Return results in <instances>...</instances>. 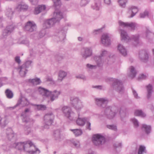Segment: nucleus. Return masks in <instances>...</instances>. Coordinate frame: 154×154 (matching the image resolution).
Wrapping results in <instances>:
<instances>
[{
  "instance_id": "052dcab7",
  "label": "nucleus",
  "mask_w": 154,
  "mask_h": 154,
  "mask_svg": "<svg viewBox=\"0 0 154 154\" xmlns=\"http://www.w3.org/2000/svg\"><path fill=\"white\" fill-rule=\"evenodd\" d=\"M31 3L33 5H36L38 4V0H29Z\"/></svg>"
},
{
  "instance_id": "f8f14e48",
  "label": "nucleus",
  "mask_w": 154,
  "mask_h": 154,
  "mask_svg": "<svg viewBox=\"0 0 154 154\" xmlns=\"http://www.w3.org/2000/svg\"><path fill=\"white\" fill-rule=\"evenodd\" d=\"M71 104L77 111L79 110L83 107L82 103L78 98H71Z\"/></svg>"
},
{
  "instance_id": "72a5a7b5",
  "label": "nucleus",
  "mask_w": 154,
  "mask_h": 154,
  "mask_svg": "<svg viewBox=\"0 0 154 154\" xmlns=\"http://www.w3.org/2000/svg\"><path fill=\"white\" fill-rule=\"evenodd\" d=\"M6 133L7 137L9 140H11L14 136L13 132L11 128H8L7 129Z\"/></svg>"
},
{
  "instance_id": "58836bf2",
  "label": "nucleus",
  "mask_w": 154,
  "mask_h": 154,
  "mask_svg": "<svg viewBox=\"0 0 154 154\" xmlns=\"http://www.w3.org/2000/svg\"><path fill=\"white\" fill-rule=\"evenodd\" d=\"M5 93L8 98L11 99L13 97V94L12 92L9 89H7L6 90Z\"/></svg>"
},
{
  "instance_id": "f3484780",
  "label": "nucleus",
  "mask_w": 154,
  "mask_h": 154,
  "mask_svg": "<svg viewBox=\"0 0 154 154\" xmlns=\"http://www.w3.org/2000/svg\"><path fill=\"white\" fill-rule=\"evenodd\" d=\"M101 40L102 43L105 46H108L110 44V40L108 34H103L101 36Z\"/></svg>"
},
{
  "instance_id": "37998d69",
  "label": "nucleus",
  "mask_w": 154,
  "mask_h": 154,
  "mask_svg": "<svg viewBox=\"0 0 154 154\" xmlns=\"http://www.w3.org/2000/svg\"><path fill=\"white\" fill-rule=\"evenodd\" d=\"M72 143L76 148H79L80 146V143L79 141L74 140L72 141Z\"/></svg>"
},
{
  "instance_id": "e2e57ef3",
  "label": "nucleus",
  "mask_w": 154,
  "mask_h": 154,
  "mask_svg": "<svg viewBox=\"0 0 154 154\" xmlns=\"http://www.w3.org/2000/svg\"><path fill=\"white\" fill-rule=\"evenodd\" d=\"M25 133L27 135L29 134L31 131L30 129L29 128H27V127L25 128Z\"/></svg>"
},
{
  "instance_id": "20e7f679",
  "label": "nucleus",
  "mask_w": 154,
  "mask_h": 154,
  "mask_svg": "<svg viewBox=\"0 0 154 154\" xmlns=\"http://www.w3.org/2000/svg\"><path fill=\"white\" fill-rule=\"evenodd\" d=\"M120 34L121 39L122 40H124L127 42H130L131 41H133L134 42V45L136 46L139 43V35L137 34L133 35L131 38H130L128 35L127 32L124 30H120Z\"/></svg>"
},
{
  "instance_id": "4d7b16f0",
  "label": "nucleus",
  "mask_w": 154,
  "mask_h": 154,
  "mask_svg": "<svg viewBox=\"0 0 154 154\" xmlns=\"http://www.w3.org/2000/svg\"><path fill=\"white\" fill-rule=\"evenodd\" d=\"M23 102V101H22V99L20 98L18 100L17 103V104L15 106H14V107H12V108L13 109H14L16 106H19V105H20L21 104V103H22Z\"/></svg>"
},
{
  "instance_id": "de8ad7c7",
  "label": "nucleus",
  "mask_w": 154,
  "mask_h": 154,
  "mask_svg": "<svg viewBox=\"0 0 154 154\" xmlns=\"http://www.w3.org/2000/svg\"><path fill=\"white\" fill-rule=\"evenodd\" d=\"M90 120V118L88 117V119L87 121H86L85 122H86V128L87 129H88L90 131L91 130V123L89 122Z\"/></svg>"
},
{
  "instance_id": "c03bdc74",
  "label": "nucleus",
  "mask_w": 154,
  "mask_h": 154,
  "mask_svg": "<svg viewBox=\"0 0 154 154\" xmlns=\"http://www.w3.org/2000/svg\"><path fill=\"white\" fill-rule=\"evenodd\" d=\"M45 35V33L43 32V31H42L40 32L39 34L38 33H36L35 34H34V35H35V36H37L39 35L40 38H42ZM33 35H31V37L33 38Z\"/></svg>"
},
{
  "instance_id": "603ef678",
  "label": "nucleus",
  "mask_w": 154,
  "mask_h": 154,
  "mask_svg": "<svg viewBox=\"0 0 154 154\" xmlns=\"http://www.w3.org/2000/svg\"><path fill=\"white\" fill-rule=\"evenodd\" d=\"M132 92L134 97L137 99H139L140 97L138 96V94L137 92L133 89H132Z\"/></svg>"
},
{
  "instance_id": "e433bc0d",
  "label": "nucleus",
  "mask_w": 154,
  "mask_h": 154,
  "mask_svg": "<svg viewBox=\"0 0 154 154\" xmlns=\"http://www.w3.org/2000/svg\"><path fill=\"white\" fill-rule=\"evenodd\" d=\"M134 115L136 116H140L141 117H145L146 115L141 110H136L134 112Z\"/></svg>"
},
{
  "instance_id": "1a4fd4ad",
  "label": "nucleus",
  "mask_w": 154,
  "mask_h": 154,
  "mask_svg": "<svg viewBox=\"0 0 154 154\" xmlns=\"http://www.w3.org/2000/svg\"><path fill=\"white\" fill-rule=\"evenodd\" d=\"M92 54V50L91 47H84L81 49V55L83 59H86L91 56Z\"/></svg>"
},
{
  "instance_id": "9d476101",
  "label": "nucleus",
  "mask_w": 154,
  "mask_h": 154,
  "mask_svg": "<svg viewBox=\"0 0 154 154\" xmlns=\"http://www.w3.org/2000/svg\"><path fill=\"white\" fill-rule=\"evenodd\" d=\"M36 24L33 21H29L26 23L24 29L29 32H32L36 30Z\"/></svg>"
},
{
  "instance_id": "0eeeda50",
  "label": "nucleus",
  "mask_w": 154,
  "mask_h": 154,
  "mask_svg": "<svg viewBox=\"0 0 154 154\" xmlns=\"http://www.w3.org/2000/svg\"><path fill=\"white\" fill-rule=\"evenodd\" d=\"M109 52L104 49H102L101 51L100 54V56H95L94 57V59L97 63L98 66H100L103 63L102 57L109 55Z\"/></svg>"
},
{
  "instance_id": "a19ab883",
  "label": "nucleus",
  "mask_w": 154,
  "mask_h": 154,
  "mask_svg": "<svg viewBox=\"0 0 154 154\" xmlns=\"http://www.w3.org/2000/svg\"><path fill=\"white\" fill-rule=\"evenodd\" d=\"M145 149V146L142 145L140 146L138 150V154H143V152H146Z\"/></svg>"
},
{
  "instance_id": "f03ea898",
  "label": "nucleus",
  "mask_w": 154,
  "mask_h": 154,
  "mask_svg": "<svg viewBox=\"0 0 154 154\" xmlns=\"http://www.w3.org/2000/svg\"><path fill=\"white\" fill-rule=\"evenodd\" d=\"M20 146L21 147L19 148V149H23V150L28 153L33 154L37 152L38 153L40 152V150L36 148L35 146L30 141H28L26 143L20 142L18 144L17 146Z\"/></svg>"
},
{
  "instance_id": "aec40b11",
  "label": "nucleus",
  "mask_w": 154,
  "mask_h": 154,
  "mask_svg": "<svg viewBox=\"0 0 154 154\" xmlns=\"http://www.w3.org/2000/svg\"><path fill=\"white\" fill-rule=\"evenodd\" d=\"M78 117L76 120V123L78 125L83 126L84 125L86 121H87L88 117H83L82 118L79 117V114H78Z\"/></svg>"
},
{
  "instance_id": "338daca9",
  "label": "nucleus",
  "mask_w": 154,
  "mask_h": 154,
  "mask_svg": "<svg viewBox=\"0 0 154 154\" xmlns=\"http://www.w3.org/2000/svg\"><path fill=\"white\" fill-rule=\"evenodd\" d=\"M47 81L51 82L52 83H54V82L53 81L52 78L51 77H48L47 79Z\"/></svg>"
},
{
  "instance_id": "09e8293b",
  "label": "nucleus",
  "mask_w": 154,
  "mask_h": 154,
  "mask_svg": "<svg viewBox=\"0 0 154 154\" xmlns=\"http://www.w3.org/2000/svg\"><path fill=\"white\" fill-rule=\"evenodd\" d=\"M54 5L56 7L60 6L61 5L60 0H53Z\"/></svg>"
},
{
  "instance_id": "ddd939ff",
  "label": "nucleus",
  "mask_w": 154,
  "mask_h": 154,
  "mask_svg": "<svg viewBox=\"0 0 154 154\" xmlns=\"http://www.w3.org/2000/svg\"><path fill=\"white\" fill-rule=\"evenodd\" d=\"M109 101L106 98H100L96 99V103L97 105L102 108L105 107Z\"/></svg>"
},
{
  "instance_id": "3c124183",
  "label": "nucleus",
  "mask_w": 154,
  "mask_h": 154,
  "mask_svg": "<svg viewBox=\"0 0 154 154\" xmlns=\"http://www.w3.org/2000/svg\"><path fill=\"white\" fill-rule=\"evenodd\" d=\"M89 0H81L80 5L82 6H85L89 2Z\"/></svg>"
},
{
  "instance_id": "4c0bfd02",
  "label": "nucleus",
  "mask_w": 154,
  "mask_h": 154,
  "mask_svg": "<svg viewBox=\"0 0 154 154\" xmlns=\"http://www.w3.org/2000/svg\"><path fill=\"white\" fill-rule=\"evenodd\" d=\"M142 128L144 129L146 133L147 134H149L150 132L151 127L149 125H146L143 124L142 126Z\"/></svg>"
},
{
  "instance_id": "2f4dec72",
  "label": "nucleus",
  "mask_w": 154,
  "mask_h": 154,
  "mask_svg": "<svg viewBox=\"0 0 154 154\" xmlns=\"http://www.w3.org/2000/svg\"><path fill=\"white\" fill-rule=\"evenodd\" d=\"M13 13L14 11L12 10L11 8H8L6 9L5 11V14L9 19H11L13 17Z\"/></svg>"
},
{
  "instance_id": "a878e982",
  "label": "nucleus",
  "mask_w": 154,
  "mask_h": 154,
  "mask_svg": "<svg viewBox=\"0 0 154 154\" xmlns=\"http://www.w3.org/2000/svg\"><path fill=\"white\" fill-rule=\"evenodd\" d=\"M118 49L120 53L122 55L125 56L127 55V51L123 45L121 44H119L118 46Z\"/></svg>"
},
{
  "instance_id": "7ed1b4c3",
  "label": "nucleus",
  "mask_w": 154,
  "mask_h": 154,
  "mask_svg": "<svg viewBox=\"0 0 154 154\" xmlns=\"http://www.w3.org/2000/svg\"><path fill=\"white\" fill-rule=\"evenodd\" d=\"M63 18L62 13L60 12H54L53 17L45 21L43 24L44 28H49Z\"/></svg>"
},
{
  "instance_id": "f257e3e1",
  "label": "nucleus",
  "mask_w": 154,
  "mask_h": 154,
  "mask_svg": "<svg viewBox=\"0 0 154 154\" xmlns=\"http://www.w3.org/2000/svg\"><path fill=\"white\" fill-rule=\"evenodd\" d=\"M119 112L121 119L126 116L125 113L122 111L120 109H119L117 107L115 106L107 107L105 109L104 112L105 115L108 118L110 119H113Z\"/></svg>"
},
{
  "instance_id": "69168bd1",
  "label": "nucleus",
  "mask_w": 154,
  "mask_h": 154,
  "mask_svg": "<svg viewBox=\"0 0 154 154\" xmlns=\"http://www.w3.org/2000/svg\"><path fill=\"white\" fill-rule=\"evenodd\" d=\"M122 143H117L116 144H115L114 145V146L116 148L117 147H121L122 146Z\"/></svg>"
},
{
  "instance_id": "5701e85b",
  "label": "nucleus",
  "mask_w": 154,
  "mask_h": 154,
  "mask_svg": "<svg viewBox=\"0 0 154 154\" xmlns=\"http://www.w3.org/2000/svg\"><path fill=\"white\" fill-rule=\"evenodd\" d=\"M28 8V5L25 3H22L19 4L16 7V8L18 11H26Z\"/></svg>"
},
{
  "instance_id": "774afa93",
  "label": "nucleus",
  "mask_w": 154,
  "mask_h": 154,
  "mask_svg": "<svg viewBox=\"0 0 154 154\" xmlns=\"http://www.w3.org/2000/svg\"><path fill=\"white\" fill-rule=\"evenodd\" d=\"M21 42L22 44H25L27 45H28L29 43L28 41L26 39L22 41Z\"/></svg>"
},
{
  "instance_id": "5fc2aeb1",
  "label": "nucleus",
  "mask_w": 154,
  "mask_h": 154,
  "mask_svg": "<svg viewBox=\"0 0 154 154\" xmlns=\"http://www.w3.org/2000/svg\"><path fill=\"white\" fill-rule=\"evenodd\" d=\"M86 66L87 68L91 69H95L96 67V66L91 65L90 64H87L86 65Z\"/></svg>"
},
{
  "instance_id": "6e6552de",
  "label": "nucleus",
  "mask_w": 154,
  "mask_h": 154,
  "mask_svg": "<svg viewBox=\"0 0 154 154\" xmlns=\"http://www.w3.org/2000/svg\"><path fill=\"white\" fill-rule=\"evenodd\" d=\"M113 82L112 85V88L118 92L122 93L124 91V88L122 83L116 79H113Z\"/></svg>"
},
{
  "instance_id": "c756f323",
  "label": "nucleus",
  "mask_w": 154,
  "mask_h": 154,
  "mask_svg": "<svg viewBox=\"0 0 154 154\" xmlns=\"http://www.w3.org/2000/svg\"><path fill=\"white\" fill-rule=\"evenodd\" d=\"M129 76L132 78H134L136 75L137 72L133 66H131L129 68Z\"/></svg>"
},
{
  "instance_id": "c9c22d12",
  "label": "nucleus",
  "mask_w": 154,
  "mask_h": 154,
  "mask_svg": "<svg viewBox=\"0 0 154 154\" xmlns=\"http://www.w3.org/2000/svg\"><path fill=\"white\" fill-rule=\"evenodd\" d=\"M154 36V34L150 31L148 28H146V35L145 37H144V38L148 39L150 38V37H153Z\"/></svg>"
},
{
  "instance_id": "b1692460",
  "label": "nucleus",
  "mask_w": 154,
  "mask_h": 154,
  "mask_svg": "<svg viewBox=\"0 0 154 154\" xmlns=\"http://www.w3.org/2000/svg\"><path fill=\"white\" fill-rule=\"evenodd\" d=\"M46 8V7L45 5H39L37 7L35 8L34 11V14H38L41 12L45 10Z\"/></svg>"
},
{
  "instance_id": "864d4df0",
  "label": "nucleus",
  "mask_w": 154,
  "mask_h": 154,
  "mask_svg": "<svg viewBox=\"0 0 154 154\" xmlns=\"http://www.w3.org/2000/svg\"><path fill=\"white\" fill-rule=\"evenodd\" d=\"M148 11H145L143 13H141L140 14V16L141 18H144L146 16L148 15Z\"/></svg>"
},
{
  "instance_id": "4be33fe9",
  "label": "nucleus",
  "mask_w": 154,
  "mask_h": 154,
  "mask_svg": "<svg viewBox=\"0 0 154 154\" xmlns=\"http://www.w3.org/2000/svg\"><path fill=\"white\" fill-rule=\"evenodd\" d=\"M129 12L131 13V15L129 17H132L135 15L138 12V10L137 7L134 6H130L128 8Z\"/></svg>"
},
{
  "instance_id": "8fccbe9b",
  "label": "nucleus",
  "mask_w": 154,
  "mask_h": 154,
  "mask_svg": "<svg viewBox=\"0 0 154 154\" xmlns=\"http://www.w3.org/2000/svg\"><path fill=\"white\" fill-rule=\"evenodd\" d=\"M31 63L32 61H27L22 65L23 66H24L26 68H27L30 66Z\"/></svg>"
},
{
  "instance_id": "423d86ee",
  "label": "nucleus",
  "mask_w": 154,
  "mask_h": 154,
  "mask_svg": "<svg viewBox=\"0 0 154 154\" xmlns=\"http://www.w3.org/2000/svg\"><path fill=\"white\" fill-rule=\"evenodd\" d=\"M92 141L95 145L99 146L104 143L105 138L100 134H96L93 135Z\"/></svg>"
},
{
  "instance_id": "393cba45",
  "label": "nucleus",
  "mask_w": 154,
  "mask_h": 154,
  "mask_svg": "<svg viewBox=\"0 0 154 154\" xmlns=\"http://www.w3.org/2000/svg\"><path fill=\"white\" fill-rule=\"evenodd\" d=\"M54 136L55 140L57 142L60 141L62 139L61 137L60 131L59 130H57L54 131Z\"/></svg>"
},
{
  "instance_id": "a211bd4d",
  "label": "nucleus",
  "mask_w": 154,
  "mask_h": 154,
  "mask_svg": "<svg viewBox=\"0 0 154 154\" xmlns=\"http://www.w3.org/2000/svg\"><path fill=\"white\" fill-rule=\"evenodd\" d=\"M119 25L121 27H130L132 30H134L136 26V24L134 23H124L121 20L119 22Z\"/></svg>"
},
{
  "instance_id": "9b49d317",
  "label": "nucleus",
  "mask_w": 154,
  "mask_h": 154,
  "mask_svg": "<svg viewBox=\"0 0 154 154\" xmlns=\"http://www.w3.org/2000/svg\"><path fill=\"white\" fill-rule=\"evenodd\" d=\"M14 29V25L13 24L8 26L3 31L2 38H7L13 32Z\"/></svg>"
},
{
  "instance_id": "bb28decb",
  "label": "nucleus",
  "mask_w": 154,
  "mask_h": 154,
  "mask_svg": "<svg viewBox=\"0 0 154 154\" xmlns=\"http://www.w3.org/2000/svg\"><path fill=\"white\" fill-rule=\"evenodd\" d=\"M146 88L147 91V97L148 99H149L151 97L153 92L152 86L151 85L149 84L146 86Z\"/></svg>"
},
{
  "instance_id": "dca6fc26",
  "label": "nucleus",
  "mask_w": 154,
  "mask_h": 154,
  "mask_svg": "<svg viewBox=\"0 0 154 154\" xmlns=\"http://www.w3.org/2000/svg\"><path fill=\"white\" fill-rule=\"evenodd\" d=\"M139 57L142 61L146 62L149 59L148 54L146 51L142 50L139 52Z\"/></svg>"
},
{
  "instance_id": "13d9d810",
  "label": "nucleus",
  "mask_w": 154,
  "mask_h": 154,
  "mask_svg": "<svg viewBox=\"0 0 154 154\" xmlns=\"http://www.w3.org/2000/svg\"><path fill=\"white\" fill-rule=\"evenodd\" d=\"M76 78L77 79H82L84 80L86 79L84 75H80L76 76Z\"/></svg>"
},
{
  "instance_id": "680f3d73",
  "label": "nucleus",
  "mask_w": 154,
  "mask_h": 154,
  "mask_svg": "<svg viewBox=\"0 0 154 154\" xmlns=\"http://www.w3.org/2000/svg\"><path fill=\"white\" fill-rule=\"evenodd\" d=\"M15 60L16 62L20 64L21 62V60L20 59V57L19 56H17L15 58Z\"/></svg>"
},
{
  "instance_id": "c85d7f7f",
  "label": "nucleus",
  "mask_w": 154,
  "mask_h": 154,
  "mask_svg": "<svg viewBox=\"0 0 154 154\" xmlns=\"http://www.w3.org/2000/svg\"><path fill=\"white\" fill-rule=\"evenodd\" d=\"M25 67L23 66L22 65L18 68V70L21 76H25L27 71Z\"/></svg>"
},
{
  "instance_id": "bf43d9fd",
  "label": "nucleus",
  "mask_w": 154,
  "mask_h": 154,
  "mask_svg": "<svg viewBox=\"0 0 154 154\" xmlns=\"http://www.w3.org/2000/svg\"><path fill=\"white\" fill-rule=\"evenodd\" d=\"M101 29L94 30L93 32V34L94 35L99 34L101 32Z\"/></svg>"
},
{
  "instance_id": "4468645a",
  "label": "nucleus",
  "mask_w": 154,
  "mask_h": 154,
  "mask_svg": "<svg viewBox=\"0 0 154 154\" xmlns=\"http://www.w3.org/2000/svg\"><path fill=\"white\" fill-rule=\"evenodd\" d=\"M62 111L65 116L71 120H73V118L71 117L70 115L72 111L70 107L67 106H64L62 108Z\"/></svg>"
},
{
  "instance_id": "79ce46f5",
  "label": "nucleus",
  "mask_w": 154,
  "mask_h": 154,
  "mask_svg": "<svg viewBox=\"0 0 154 154\" xmlns=\"http://www.w3.org/2000/svg\"><path fill=\"white\" fill-rule=\"evenodd\" d=\"M127 1L128 0H119V2L120 6L122 8H125Z\"/></svg>"
},
{
  "instance_id": "2eb2a0df",
  "label": "nucleus",
  "mask_w": 154,
  "mask_h": 154,
  "mask_svg": "<svg viewBox=\"0 0 154 154\" xmlns=\"http://www.w3.org/2000/svg\"><path fill=\"white\" fill-rule=\"evenodd\" d=\"M30 109L27 108L25 109V111L23 112L21 114V116L23 117L22 120L23 122L27 123L29 122H31V124L33 123V120L32 119H30L29 117L26 116V113L29 112Z\"/></svg>"
},
{
  "instance_id": "473e14b6",
  "label": "nucleus",
  "mask_w": 154,
  "mask_h": 154,
  "mask_svg": "<svg viewBox=\"0 0 154 154\" xmlns=\"http://www.w3.org/2000/svg\"><path fill=\"white\" fill-rule=\"evenodd\" d=\"M67 75V73L64 71L60 70L58 74V80L61 82Z\"/></svg>"
},
{
  "instance_id": "49530a36",
  "label": "nucleus",
  "mask_w": 154,
  "mask_h": 154,
  "mask_svg": "<svg viewBox=\"0 0 154 154\" xmlns=\"http://www.w3.org/2000/svg\"><path fill=\"white\" fill-rule=\"evenodd\" d=\"M107 127L109 129L114 131H117V126L114 125H107Z\"/></svg>"
},
{
  "instance_id": "39448f33",
  "label": "nucleus",
  "mask_w": 154,
  "mask_h": 154,
  "mask_svg": "<svg viewBox=\"0 0 154 154\" xmlns=\"http://www.w3.org/2000/svg\"><path fill=\"white\" fill-rule=\"evenodd\" d=\"M54 116L52 112L46 114L44 117V125L42 127L44 128L48 129L54 122Z\"/></svg>"
},
{
  "instance_id": "0e129e2a",
  "label": "nucleus",
  "mask_w": 154,
  "mask_h": 154,
  "mask_svg": "<svg viewBox=\"0 0 154 154\" xmlns=\"http://www.w3.org/2000/svg\"><path fill=\"white\" fill-rule=\"evenodd\" d=\"M92 87L94 88H96L98 89L101 90L102 89V86L101 85H95L93 86Z\"/></svg>"
},
{
  "instance_id": "6e6d98bb",
  "label": "nucleus",
  "mask_w": 154,
  "mask_h": 154,
  "mask_svg": "<svg viewBox=\"0 0 154 154\" xmlns=\"http://www.w3.org/2000/svg\"><path fill=\"white\" fill-rule=\"evenodd\" d=\"M148 76V75H144L143 74H141L140 76L139 77L138 79H144L146 78Z\"/></svg>"
},
{
  "instance_id": "a18cd8bd",
  "label": "nucleus",
  "mask_w": 154,
  "mask_h": 154,
  "mask_svg": "<svg viewBox=\"0 0 154 154\" xmlns=\"http://www.w3.org/2000/svg\"><path fill=\"white\" fill-rule=\"evenodd\" d=\"M131 120L135 127L137 128L139 126V122L137 119L133 118L131 119Z\"/></svg>"
},
{
  "instance_id": "cd10ccee",
  "label": "nucleus",
  "mask_w": 154,
  "mask_h": 154,
  "mask_svg": "<svg viewBox=\"0 0 154 154\" xmlns=\"http://www.w3.org/2000/svg\"><path fill=\"white\" fill-rule=\"evenodd\" d=\"M101 2L100 0H96L91 6L92 8L96 11L99 10L101 8Z\"/></svg>"
},
{
  "instance_id": "7c9ffc66",
  "label": "nucleus",
  "mask_w": 154,
  "mask_h": 154,
  "mask_svg": "<svg viewBox=\"0 0 154 154\" xmlns=\"http://www.w3.org/2000/svg\"><path fill=\"white\" fill-rule=\"evenodd\" d=\"M28 82L33 85H39L41 82L40 79L38 78L29 79L28 80Z\"/></svg>"
},
{
  "instance_id": "ea45409f",
  "label": "nucleus",
  "mask_w": 154,
  "mask_h": 154,
  "mask_svg": "<svg viewBox=\"0 0 154 154\" xmlns=\"http://www.w3.org/2000/svg\"><path fill=\"white\" fill-rule=\"evenodd\" d=\"M33 105L36 106L38 110H44L46 109V107L45 105L33 104Z\"/></svg>"
},
{
  "instance_id": "6ab92c4d",
  "label": "nucleus",
  "mask_w": 154,
  "mask_h": 154,
  "mask_svg": "<svg viewBox=\"0 0 154 154\" xmlns=\"http://www.w3.org/2000/svg\"><path fill=\"white\" fill-rule=\"evenodd\" d=\"M50 93L48 97H49L50 100L51 102H53L57 99L60 94V92L59 91L56 90H54L52 92L50 91Z\"/></svg>"
},
{
  "instance_id": "f704fd0d",
  "label": "nucleus",
  "mask_w": 154,
  "mask_h": 154,
  "mask_svg": "<svg viewBox=\"0 0 154 154\" xmlns=\"http://www.w3.org/2000/svg\"><path fill=\"white\" fill-rule=\"evenodd\" d=\"M70 130L73 133L76 137H78L80 136L82 134V130L80 129H70Z\"/></svg>"
},
{
  "instance_id": "412c9836",
  "label": "nucleus",
  "mask_w": 154,
  "mask_h": 154,
  "mask_svg": "<svg viewBox=\"0 0 154 154\" xmlns=\"http://www.w3.org/2000/svg\"><path fill=\"white\" fill-rule=\"evenodd\" d=\"M38 91L40 94L45 97H48L50 94L49 91L41 87L38 88Z\"/></svg>"
}]
</instances>
